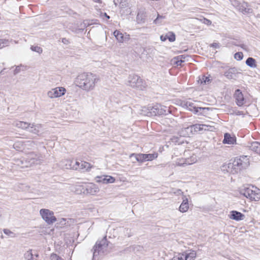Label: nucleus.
Returning <instances> with one entry per match:
<instances>
[{"instance_id":"obj_26","label":"nucleus","mask_w":260,"mask_h":260,"mask_svg":"<svg viewBox=\"0 0 260 260\" xmlns=\"http://www.w3.org/2000/svg\"><path fill=\"white\" fill-rule=\"evenodd\" d=\"M14 125L15 126L18 128H21L22 129H25L29 127L30 124L25 122L19 121H16L14 123Z\"/></svg>"},{"instance_id":"obj_15","label":"nucleus","mask_w":260,"mask_h":260,"mask_svg":"<svg viewBox=\"0 0 260 260\" xmlns=\"http://www.w3.org/2000/svg\"><path fill=\"white\" fill-rule=\"evenodd\" d=\"M245 216L240 212L233 210L231 211L229 218L236 221H240L244 219Z\"/></svg>"},{"instance_id":"obj_14","label":"nucleus","mask_w":260,"mask_h":260,"mask_svg":"<svg viewBox=\"0 0 260 260\" xmlns=\"http://www.w3.org/2000/svg\"><path fill=\"white\" fill-rule=\"evenodd\" d=\"M113 34L118 42L119 43L128 41L130 39L129 35L126 34L124 36L120 31L117 30H115Z\"/></svg>"},{"instance_id":"obj_46","label":"nucleus","mask_w":260,"mask_h":260,"mask_svg":"<svg viewBox=\"0 0 260 260\" xmlns=\"http://www.w3.org/2000/svg\"><path fill=\"white\" fill-rule=\"evenodd\" d=\"M21 69L20 66H17L14 71V74L16 75L20 72Z\"/></svg>"},{"instance_id":"obj_40","label":"nucleus","mask_w":260,"mask_h":260,"mask_svg":"<svg viewBox=\"0 0 260 260\" xmlns=\"http://www.w3.org/2000/svg\"><path fill=\"white\" fill-rule=\"evenodd\" d=\"M80 161H74L72 165V169L80 170Z\"/></svg>"},{"instance_id":"obj_25","label":"nucleus","mask_w":260,"mask_h":260,"mask_svg":"<svg viewBox=\"0 0 260 260\" xmlns=\"http://www.w3.org/2000/svg\"><path fill=\"white\" fill-rule=\"evenodd\" d=\"M41 124H35L34 123L31 124V126L29 127V132L35 134H38L40 132V129L41 128Z\"/></svg>"},{"instance_id":"obj_36","label":"nucleus","mask_w":260,"mask_h":260,"mask_svg":"<svg viewBox=\"0 0 260 260\" xmlns=\"http://www.w3.org/2000/svg\"><path fill=\"white\" fill-rule=\"evenodd\" d=\"M176 165L177 166H184L186 165L185 158H179L176 161Z\"/></svg>"},{"instance_id":"obj_45","label":"nucleus","mask_w":260,"mask_h":260,"mask_svg":"<svg viewBox=\"0 0 260 260\" xmlns=\"http://www.w3.org/2000/svg\"><path fill=\"white\" fill-rule=\"evenodd\" d=\"M198 126H199L198 128L199 129V130H203V129L209 130V129L207 128L208 127V125H206V124H200V125H199Z\"/></svg>"},{"instance_id":"obj_34","label":"nucleus","mask_w":260,"mask_h":260,"mask_svg":"<svg viewBox=\"0 0 260 260\" xmlns=\"http://www.w3.org/2000/svg\"><path fill=\"white\" fill-rule=\"evenodd\" d=\"M24 257L27 260H33L35 259L34 257V253L31 250H28L24 254Z\"/></svg>"},{"instance_id":"obj_27","label":"nucleus","mask_w":260,"mask_h":260,"mask_svg":"<svg viewBox=\"0 0 260 260\" xmlns=\"http://www.w3.org/2000/svg\"><path fill=\"white\" fill-rule=\"evenodd\" d=\"M80 170H82L83 171H89L90 169L91 168L92 166L91 165L86 161H80Z\"/></svg>"},{"instance_id":"obj_48","label":"nucleus","mask_w":260,"mask_h":260,"mask_svg":"<svg viewBox=\"0 0 260 260\" xmlns=\"http://www.w3.org/2000/svg\"><path fill=\"white\" fill-rule=\"evenodd\" d=\"M210 46L212 47L215 48H219V47H220V45H219V43H212V44L210 45Z\"/></svg>"},{"instance_id":"obj_52","label":"nucleus","mask_w":260,"mask_h":260,"mask_svg":"<svg viewBox=\"0 0 260 260\" xmlns=\"http://www.w3.org/2000/svg\"><path fill=\"white\" fill-rule=\"evenodd\" d=\"M38 256H39V255L37 253H35V254H34V257L35 258V260H37L36 258L38 257Z\"/></svg>"},{"instance_id":"obj_23","label":"nucleus","mask_w":260,"mask_h":260,"mask_svg":"<svg viewBox=\"0 0 260 260\" xmlns=\"http://www.w3.org/2000/svg\"><path fill=\"white\" fill-rule=\"evenodd\" d=\"M248 147L251 150L260 154V143L258 142H253Z\"/></svg>"},{"instance_id":"obj_1","label":"nucleus","mask_w":260,"mask_h":260,"mask_svg":"<svg viewBox=\"0 0 260 260\" xmlns=\"http://www.w3.org/2000/svg\"><path fill=\"white\" fill-rule=\"evenodd\" d=\"M99 80L96 74L90 72H84L78 75L75 82L80 89L89 92L94 89Z\"/></svg>"},{"instance_id":"obj_55","label":"nucleus","mask_w":260,"mask_h":260,"mask_svg":"<svg viewBox=\"0 0 260 260\" xmlns=\"http://www.w3.org/2000/svg\"><path fill=\"white\" fill-rule=\"evenodd\" d=\"M94 2L99 3L101 0H93Z\"/></svg>"},{"instance_id":"obj_13","label":"nucleus","mask_w":260,"mask_h":260,"mask_svg":"<svg viewBox=\"0 0 260 260\" xmlns=\"http://www.w3.org/2000/svg\"><path fill=\"white\" fill-rule=\"evenodd\" d=\"M27 160L30 164V165L40 164L42 161L41 157L35 153H30L28 156Z\"/></svg>"},{"instance_id":"obj_8","label":"nucleus","mask_w":260,"mask_h":260,"mask_svg":"<svg viewBox=\"0 0 260 260\" xmlns=\"http://www.w3.org/2000/svg\"><path fill=\"white\" fill-rule=\"evenodd\" d=\"M236 162L241 170L246 168L249 165V158L247 156H241L239 157H236L233 160Z\"/></svg>"},{"instance_id":"obj_33","label":"nucleus","mask_w":260,"mask_h":260,"mask_svg":"<svg viewBox=\"0 0 260 260\" xmlns=\"http://www.w3.org/2000/svg\"><path fill=\"white\" fill-rule=\"evenodd\" d=\"M197 161L196 156L192 155L190 158H185L186 165H190L194 164Z\"/></svg>"},{"instance_id":"obj_35","label":"nucleus","mask_w":260,"mask_h":260,"mask_svg":"<svg viewBox=\"0 0 260 260\" xmlns=\"http://www.w3.org/2000/svg\"><path fill=\"white\" fill-rule=\"evenodd\" d=\"M3 232H4L5 234L8 235V236H9L10 237L14 238V237H15L16 236V234H15L13 232L11 231L9 229H5L3 230Z\"/></svg>"},{"instance_id":"obj_9","label":"nucleus","mask_w":260,"mask_h":260,"mask_svg":"<svg viewBox=\"0 0 260 260\" xmlns=\"http://www.w3.org/2000/svg\"><path fill=\"white\" fill-rule=\"evenodd\" d=\"M182 106L184 108L187 109L189 111L193 112L194 113H197L199 112V109L200 110H206L208 109V108H201V107H197L194 105V103L188 101H184L182 103Z\"/></svg>"},{"instance_id":"obj_51","label":"nucleus","mask_w":260,"mask_h":260,"mask_svg":"<svg viewBox=\"0 0 260 260\" xmlns=\"http://www.w3.org/2000/svg\"><path fill=\"white\" fill-rule=\"evenodd\" d=\"M174 193L177 195H180V194H182L183 193V192L181 191V189H178L176 190V191H175Z\"/></svg>"},{"instance_id":"obj_11","label":"nucleus","mask_w":260,"mask_h":260,"mask_svg":"<svg viewBox=\"0 0 260 260\" xmlns=\"http://www.w3.org/2000/svg\"><path fill=\"white\" fill-rule=\"evenodd\" d=\"M95 180L96 182L107 184L114 183L115 181V179L111 176L102 175L96 176L95 177Z\"/></svg>"},{"instance_id":"obj_30","label":"nucleus","mask_w":260,"mask_h":260,"mask_svg":"<svg viewBox=\"0 0 260 260\" xmlns=\"http://www.w3.org/2000/svg\"><path fill=\"white\" fill-rule=\"evenodd\" d=\"M145 161H151L156 158L158 156L157 153H154L152 154H144Z\"/></svg>"},{"instance_id":"obj_41","label":"nucleus","mask_w":260,"mask_h":260,"mask_svg":"<svg viewBox=\"0 0 260 260\" xmlns=\"http://www.w3.org/2000/svg\"><path fill=\"white\" fill-rule=\"evenodd\" d=\"M31 50L33 51L37 52L39 53H41L43 51L42 49L39 46H31L30 48Z\"/></svg>"},{"instance_id":"obj_24","label":"nucleus","mask_w":260,"mask_h":260,"mask_svg":"<svg viewBox=\"0 0 260 260\" xmlns=\"http://www.w3.org/2000/svg\"><path fill=\"white\" fill-rule=\"evenodd\" d=\"M188 57V56L185 55H182L178 56L174 58L175 63L177 66H181L182 62H184L187 58Z\"/></svg>"},{"instance_id":"obj_17","label":"nucleus","mask_w":260,"mask_h":260,"mask_svg":"<svg viewBox=\"0 0 260 260\" xmlns=\"http://www.w3.org/2000/svg\"><path fill=\"white\" fill-rule=\"evenodd\" d=\"M237 70L235 68L229 69L224 73V76L228 79H236L237 77Z\"/></svg>"},{"instance_id":"obj_29","label":"nucleus","mask_w":260,"mask_h":260,"mask_svg":"<svg viewBox=\"0 0 260 260\" xmlns=\"http://www.w3.org/2000/svg\"><path fill=\"white\" fill-rule=\"evenodd\" d=\"M246 64L250 68L256 67L255 60L252 57H248L246 61Z\"/></svg>"},{"instance_id":"obj_47","label":"nucleus","mask_w":260,"mask_h":260,"mask_svg":"<svg viewBox=\"0 0 260 260\" xmlns=\"http://www.w3.org/2000/svg\"><path fill=\"white\" fill-rule=\"evenodd\" d=\"M233 44L235 46H240L243 49L246 50V46L244 44L239 45L235 42L233 43Z\"/></svg>"},{"instance_id":"obj_3","label":"nucleus","mask_w":260,"mask_h":260,"mask_svg":"<svg viewBox=\"0 0 260 260\" xmlns=\"http://www.w3.org/2000/svg\"><path fill=\"white\" fill-rule=\"evenodd\" d=\"M128 85L133 88L143 90L146 87L145 82L136 75H130L128 78Z\"/></svg>"},{"instance_id":"obj_6","label":"nucleus","mask_w":260,"mask_h":260,"mask_svg":"<svg viewBox=\"0 0 260 260\" xmlns=\"http://www.w3.org/2000/svg\"><path fill=\"white\" fill-rule=\"evenodd\" d=\"M66 92L65 88L62 87H57L52 88L48 91L47 94L50 99H54L60 97L63 95Z\"/></svg>"},{"instance_id":"obj_44","label":"nucleus","mask_w":260,"mask_h":260,"mask_svg":"<svg viewBox=\"0 0 260 260\" xmlns=\"http://www.w3.org/2000/svg\"><path fill=\"white\" fill-rule=\"evenodd\" d=\"M232 114H234L236 115H244L243 112L242 111H240L239 110H238L237 109L233 110V112L232 113Z\"/></svg>"},{"instance_id":"obj_31","label":"nucleus","mask_w":260,"mask_h":260,"mask_svg":"<svg viewBox=\"0 0 260 260\" xmlns=\"http://www.w3.org/2000/svg\"><path fill=\"white\" fill-rule=\"evenodd\" d=\"M170 141L174 144H181L183 141L181 137L173 136L170 139Z\"/></svg>"},{"instance_id":"obj_39","label":"nucleus","mask_w":260,"mask_h":260,"mask_svg":"<svg viewBox=\"0 0 260 260\" xmlns=\"http://www.w3.org/2000/svg\"><path fill=\"white\" fill-rule=\"evenodd\" d=\"M201 82L202 84H206L210 82L211 79L209 77H206L205 76H203L202 78L200 79Z\"/></svg>"},{"instance_id":"obj_54","label":"nucleus","mask_w":260,"mask_h":260,"mask_svg":"<svg viewBox=\"0 0 260 260\" xmlns=\"http://www.w3.org/2000/svg\"><path fill=\"white\" fill-rule=\"evenodd\" d=\"M105 16H106L108 19H109V18H110V17H109L108 15H107V14L106 13H105Z\"/></svg>"},{"instance_id":"obj_10","label":"nucleus","mask_w":260,"mask_h":260,"mask_svg":"<svg viewBox=\"0 0 260 260\" xmlns=\"http://www.w3.org/2000/svg\"><path fill=\"white\" fill-rule=\"evenodd\" d=\"M234 97L235 99L236 103L238 106L241 107L245 104L246 102L245 99L240 89L236 90Z\"/></svg>"},{"instance_id":"obj_22","label":"nucleus","mask_w":260,"mask_h":260,"mask_svg":"<svg viewBox=\"0 0 260 260\" xmlns=\"http://www.w3.org/2000/svg\"><path fill=\"white\" fill-rule=\"evenodd\" d=\"M228 168L229 171L233 174L238 173L241 170L240 168L238 165H236V162L234 161L233 162H230L228 164Z\"/></svg>"},{"instance_id":"obj_38","label":"nucleus","mask_w":260,"mask_h":260,"mask_svg":"<svg viewBox=\"0 0 260 260\" xmlns=\"http://www.w3.org/2000/svg\"><path fill=\"white\" fill-rule=\"evenodd\" d=\"M50 260H64L56 253H52L50 256Z\"/></svg>"},{"instance_id":"obj_56","label":"nucleus","mask_w":260,"mask_h":260,"mask_svg":"<svg viewBox=\"0 0 260 260\" xmlns=\"http://www.w3.org/2000/svg\"><path fill=\"white\" fill-rule=\"evenodd\" d=\"M191 128V127H190V129ZM190 129V127H187V128H185V129Z\"/></svg>"},{"instance_id":"obj_53","label":"nucleus","mask_w":260,"mask_h":260,"mask_svg":"<svg viewBox=\"0 0 260 260\" xmlns=\"http://www.w3.org/2000/svg\"><path fill=\"white\" fill-rule=\"evenodd\" d=\"M206 21H207V24H211V21L209 20H208V19H206Z\"/></svg>"},{"instance_id":"obj_20","label":"nucleus","mask_w":260,"mask_h":260,"mask_svg":"<svg viewBox=\"0 0 260 260\" xmlns=\"http://www.w3.org/2000/svg\"><path fill=\"white\" fill-rule=\"evenodd\" d=\"M74 160L70 159H64L59 163L60 167L64 169H72V165Z\"/></svg>"},{"instance_id":"obj_12","label":"nucleus","mask_w":260,"mask_h":260,"mask_svg":"<svg viewBox=\"0 0 260 260\" xmlns=\"http://www.w3.org/2000/svg\"><path fill=\"white\" fill-rule=\"evenodd\" d=\"M85 190L84 192L86 191V193L94 195L98 193L99 191V188L98 186L93 183H89L85 185L84 187Z\"/></svg>"},{"instance_id":"obj_5","label":"nucleus","mask_w":260,"mask_h":260,"mask_svg":"<svg viewBox=\"0 0 260 260\" xmlns=\"http://www.w3.org/2000/svg\"><path fill=\"white\" fill-rule=\"evenodd\" d=\"M40 214L44 220L48 224H53L56 221V218L54 215V212L47 209H41Z\"/></svg>"},{"instance_id":"obj_21","label":"nucleus","mask_w":260,"mask_h":260,"mask_svg":"<svg viewBox=\"0 0 260 260\" xmlns=\"http://www.w3.org/2000/svg\"><path fill=\"white\" fill-rule=\"evenodd\" d=\"M160 39L161 41H165L168 39L170 42H173L175 41L176 37L174 32L170 31L165 35H161Z\"/></svg>"},{"instance_id":"obj_19","label":"nucleus","mask_w":260,"mask_h":260,"mask_svg":"<svg viewBox=\"0 0 260 260\" xmlns=\"http://www.w3.org/2000/svg\"><path fill=\"white\" fill-rule=\"evenodd\" d=\"M189 209V204L188 201L186 197L183 196V201L180 207L179 208V210L180 212L182 213H185L188 211Z\"/></svg>"},{"instance_id":"obj_50","label":"nucleus","mask_w":260,"mask_h":260,"mask_svg":"<svg viewBox=\"0 0 260 260\" xmlns=\"http://www.w3.org/2000/svg\"><path fill=\"white\" fill-rule=\"evenodd\" d=\"M61 42L64 44H68L69 43V41L68 39H67L66 38H62V40H61Z\"/></svg>"},{"instance_id":"obj_49","label":"nucleus","mask_w":260,"mask_h":260,"mask_svg":"<svg viewBox=\"0 0 260 260\" xmlns=\"http://www.w3.org/2000/svg\"><path fill=\"white\" fill-rule=\"evenodd\" d=\"M177 257V260H185V255L182 254L181 255H179L178 256H176Z\"/></svg>"},{"instance_id":"obj_42","label":"nucleus","mask_w":260,"mask_h":260,"mask_svg":"<svg viewBox=\"0 0 260 260\" xmlns=\"http://www.w3.org/2000/svg\"><path fill=\"white\" fill-rule=\"evenodd\" d=\"M234 57L238 60H241L243 57V53L241 52L236 53L235 54Z\"/></svg>"},{"instance_id":"obj_28","label":"nucleus","mask_w":260,"mask_h":260,"mask_svg":"<svg viewBox=\"0 0 260 260\" xmlns=\"http://www.w3.org/2000/svg\"><path fill=\"white\" fill-rule=\"evenodd\" d=\"M165 19V16L160 15L158 13H157V17L154 20L153 23L157 25H160L162 24Z\"/></svg>"},{"instance_id":"obj_4","label":"nucleus","mask_w":260,"mask_h":260,"mask_svg":"<svg viewBox=\"0 0 260 260\" xmlns=\"http://www.w3.org/2000/svg\"><path fill=\"white\" fill-rule=\"evenodd\" d=\"M243 194L251 201H257L260 200V189L254 186H251L243 189Z\"/></svg>"},{"instance_id":"obj_2","label":"nucleus","mask_w":260,"mask_h":260,"mask_svg":"<svg viewBox=\"0 0 260 260\" xmlns=\"http://www.w3.org/2000/svg\"><path fill=\"white\" fill-rule=\"evenodd\" d=\"M108 246V242L107 239V236H105L102 240H98L93 247V257L104 254L107 252Z\"/></svg>"},{"instance_id":"obj_16","label":"nucleus","mask_w":260,"mask_h":260,"mask_svg":"<svg viewBox=\"0 0 260 260\" xmlns=\"http://www.w3.org/2000/svg\"><path fill=\"white\" fill-rule=\"evenodd\" d=\"M147 17L146 12L143 10H140L137 14L136 20L138 23L143 24L146 21Z\"/></svg>"},{"instance_id":"obj_37","label":"nucleus","mask_w":260,"mask_h":260,"mask_svg":"<svg viewBox=\"0 0 260 260\" xmlns=\"http://www.w3.org/2000/svg\"><path fill=\"white\" fill-rule=\"evenodd\" d=\"M196 253L193 251L187 254H185L184 257L185 260H187L188 258H189V260H194V258L196 257Z\"/></svg>"},{"instance_id":"obj_7","label":"nucleus","mask_w":260,"mask_h":260,"mask_svg":"<svg viewBox=\"0 0 260 260\" xmlns=\"http://www.w3.org/2000/svg\"><path fill=\"white\" fill-rule=\"evenodd\" d=\"M150 110V112L153 113L154 115H167L169 112V110L167 107L159 104L155 105Z\"/></svg>"},{"instance_id":"obj_32","label":"nucleus","mask_w":260,"mask_h":260,"mask_svg":"<svg viewBox=\"0 0 260 260\" xmlns=\"http://www.w3.org/2000/svg\"><path fill=\"white\" fill-rule=\"evenodd\" d=\"M133 156H135L136 160L139 162H143V161H145V155L144 154H134L133 153L131 155L130 157Z\"/></svg>"},{"instance_id":"obj_18","label":"nucleus","mask_w":260,"mask_h":260,"mask_svg":"<svg viewBox=\"0 0 260 260\" xmlns=\"http://www.w3.org/2000/svg\"><path fill=\"white\" fill-rule=\"evenodd\" d=\"M222 143L223 144L233 145L236 143V138L235 136H231L229 133H225L224 135V139Z\"/></svg>"},{"instance_id":"obj_43","label":"nucleus","mask_w":260,"mask_h":260,"mask_svg":"<svg viewBox=\"0 0 260 260\" xmlns=\"http://www.w3.org/2000/svg\"><path fill=\"white\" fill-rule=\"evenodd\" d=\"M8 43V40L6 39L0 40V49L5 47Z\"/></svg>"}]
</instances>
